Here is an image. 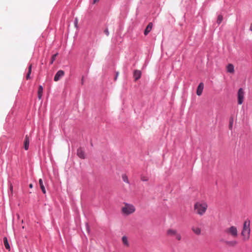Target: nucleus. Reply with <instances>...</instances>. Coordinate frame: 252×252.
<instances>
[{
  "mask_svg": "<svg viewBox=\"0 0 252 252\" xmlns=\"http://www.w3.org/2000/svg\"><path fill=\"white\" fill-rule=\"evenodd\" d=\"M153 27V24L152 23H150L147 26L146 29L144 31V34L145 35H147L151 31Z\"/></svg>",
  "mask_w": 252,
  "mask_h": 252,
  "instance_id": "13",
  "label": "nucleus"
},
{
  "mask_svg": "<svg viewBox=\"0 0 252 252\" xmlns=\"http://www.w3.org/2000/svg\"><path fill=\"white\" fill-rule=\"evenodd\" d=\"M141 180L143 181H147L148 180L147 179L145 178V177H142Z\"/></svg>",
  "mask_w": 252,
  "mask_h": 252,
  "instance_id": "28",
  "label": "nucleus"
},
{
  "mask_svg": "<svg viewBox=\"0 0 252 252\" xmlns=\"http://www.w3.org/2000/svg\"><path fill=\"white\" fill-rule=\"evenodd\" d=\"M10 191H11V193H12L13 192V186L11 184H10Z\"/></svg>",
  "mask_w": 252,
  "mask_h": 252,
  "instance_id": "26",
  "label": "nucleus"
},
{
  "mask_svg": "<svg viewBox=\"0 0 252 252\" xmlns=\"http://www.w3.org/2000/svg\"><path fill=\"white\" fill-rule=\"evenodd\" d=\"M29 143H30L29 137L28 135H26L25 136V138L24 142V149L26 150H28L29 146Z\"/></svg>",
  "mask_w": 252,
  "mask_h": 252,
  "instance_id": "10",
  "label": "nucleus"
},
{
  "mask_svg": "<svg viewBox=\"0 0 252 252\" xmlns=\"http://www.w3.org/2000/svg\"><path fill=\"white\" fill-rule=\"evenodd\" d=\"M208 208V204L204 201L196 202L194 205V210L196 214L203 216L206 213Z\"/></svg>",
  "mask_w": 252,
  "mask_h": 252,
  "instance_id": "1",
  "label": "nucleus"
},
{
  "mask_svg": "<svg viewBox=\"0 0 252 252\" xmlns=\"http://www.w3.org/2000/svg\"><path fill=\"white\" fill-rule=\"evenodd\" d=\"M64 75V72L63 70H59L56 74L54 78V80L56 82L59 81L62 77H63Z\"/></svg>",
  "mask_w": 252,
  "mask_h": 252,
  "instance_id": "7",
  "label": "nucleus"
},
{
  "mask_svg": "<svg viewBox=\"0 0 252 252\" xmlns=\"http://www.w3.org/2000/svg\"><path fill=\"white\" fill-rule=\"evenodd\" d=\"M233 124V118H231L230 120L229 124V128L230 129H232Z\"/></svg>",
  "mask_w": 252,
  "mask_h": 252,
  "instance_id": "24",
  "label": "nucleus"
},
{
  "mask_svg": "<svg viewBox=\"0 0 252 252\" xmlns=\"http://www.w3.org/2000/svg\"><path fill=\"white\" fill-rule=\"evenodd\" d=\"M29 187L30 188H33V185L32 184H30Z\"/></svg>",
  "mask_w": 252,
  "mask_h": 252,
  "instance_id": "31",
  "label": "nucleus"
},
{
  "mask_svg": "<svg viewBox=\"0 0 252 252\" xmlns=\"http://www.w3.org/2000/svg\"><path fill=\"white\" fill-rule=\"evenodd\" d=\"M77 24H78V20H77V18H75V22H74V25H75V26L76 27H77Z\"/></svg>",
  "mask_w": 252,
  "mask_h": 252,
  "instance_id": "27",
  "label": "nucleus"
},
{
  "mask_svg": "<svg viewBox=\"0 0 252 252\" xmlns=\"http://www.w3.org/2000/svg\"><path fill=\"white\" fill-rule=\"evenodd\" d=\"M223 20V17L221 15H219L217 18V23L220 24Z\"/></svg>",
  "mask_w": 252,
  "mask_h": 252,
  "instance_id": "21",
  "label": "nucleus"
},
{
  "mask_svg": "<svg viewBox=\"0 0 252 252\" xmlns=\"http://www.w3.org/2000/svg\"><path fill=\"white\" fill-rule=\"evenodd\" d=\"M224 232L234 238H236L238 236V230L237 227L235 226H231L226 228L224 230Z\"/></svg>",
  "mask_w": 252,
  "mask_h": 252,
  "instance_id": "5",
  "label": "nucleus"
},
{
  "mask_svg": "<svg viewBox=\"0 0 252 252\" xmlns=\"http://www.w3.org/2000/svg\"><path fill=\"white\" fill-rule=\"evenodd\" d=\"M192 230L197 235H199L201 233V229L199 227H193L192 228Z\"/></svg>",
  "mask_w": 252,
  "mask_h": 252,
  "instance_id": "18",
  "label": "nucleus"
},
{
  "mask_svg": "<svg viewBox=\"0 0 252 252\" xmlns=\"http://www.w3.org/2000/svg\"><path fill=\"white\" fill-rule=\"evenodd\" d=\"M141 76V72L138 70H135L133 72V77L134 78L135 81L138 80L139 78H140Z\"/></svg>",
  "mask_w": 252,
  "mask_h": 252,
  "instance_id": "11",
  "label": "nucleus"
},
{
  "mask_svg": "<svg viewBox=\"0 0 252 252\" xmlns=\"http://www.w3.org/2000/svg\"><path fill=\"white\" fill-rule=\"evenodd\" d=\"M77 155L82 159H84L85 158V152L82 148H79L77 149Z\"/></svg>",
  "mask_w": 252,
  "mask_h": 252,
  "instance_id": "8",
  "label": "nucleus"
},
{
  "mask_svg": "<svg viewBox=\"0 0 252 252\" xmlns=\"http://www.w3.org/2000/svg\"><path fill=\"white\" fill-rule=\"evenodd\" d=\"M84 79L83 77L82 78V84H83Z\"/></svg>",
  "mask_w": 252,
  "mask_h": 252,
  "instance_id": "33",
  "label": "nucleus"
},
{
  "mask_svg": "<svg viewBox=\"0 0 252 252\" xmlns=\"http://www.w3.org/2000/svg\"><path fill=\"white\" fill-rule=\"evenodd\" d=\"M58 56V53L53 55L52 57L51 60L50 61V64H52L54 61L56 60L57 56Z\"/></svg>",
  "mask_w": 252,
  "mask_h": 252,
  "instance_id": "22",
  "label": "nucleus"
},
{
  "mask_svg": "<svg viewBox=\"0 0 252 252\" xmlns=\"http://www.w3.org/2000/svg\"><path fill=\"white\" fill-rule=\"evenodd\" d=\"M39 184L40 188L42 190V192L44 194L46 193V190H45V187H44L43 183V181L41 179H40L39 180Z\"/></svg>",
  "mask_w": 252,
  "mask_h": 252,
  "instance_id": "17",
  "label": "nucleus"
},
{
  "mask_svg": "<svg viewBox=\"0 0 252 252\" xmlns=\"http://www.w3.org/2000/svg\"><path fill=\"white\" fill-rule=\"evenodd\" d=\"M135 208L132 204L125 203L122 207V213L126 216L129 215L135 211Z\"/></svg>",
  "mask_w": 252,
  "mask_h": 252,
  "instance_id": "3",
  "label": "nucleus"
},
{
  "mask_svg": "<svg viewBox=\"0 0 252 252\" xmlns=\"http://www.w3.org/2000/svg\"><path fill=\"white\" fill-rule=\"evenodd\" d=\"M104 33L106 34V35L107 36H108L109 34V32L108 31V29H106L104 31Z\"/></svg>",
  "mask_w": 252,
  "mask_h": 252,
  "instance_id": "25",
  "label": "nucleus"
},
{
  "mask_svg": "<svg viewBox=\"0 0 252 252\" xmlns=\"http://www.w3.org/2000/svg\"><path fill=\"white\" fill-rule=\"evenodd\" d=\"M250 225V221H245L243 224L241 235L243 237V240L244 241L248 240L250 238L251 231Z\"/></svg>",
  "mask_w": 252,
  "mask_h": 252,
  "instance_id": "2",
  "label": "nucleus"
},
{
  "mask_svg": "<svg viewBox=\"0 0 252 252\" xmlns=\"http://www.w3.org/2000/svg\"><path fill=\"white\" fill-rule=\"evenodd\" d=\"M250 30L252 32V23L250 25Z\"/></svg>",
  "mask_w": 252,
  "mask_h": 252,
  "instance_id": "30",
  "label": "nucleus"
},
{
  "mask_svg": "<svg viewBox=\"0 0 252 252\" xmlns=\"http://www.w3.org/2000/svg\"><path fill=\"white\" fill-rule=\"evenodd\" d=\"M203 88H204V84L203 83H200L197 88V91H196V94L200 96V95H201L202 93V92H203Z\"/></svg>",
  "mask_w": 252,
  "mask_h": 252,
  "instance_id": "9",
  "label": "nucleus"
},
{
  "mask_svg": "<svg viewBox=\"0 0 252 252\" xmlns=\"http://www.w3.org/2000/svg\"><path fill=\"white\" fill-rule=\"evenodd\" d=\"M227 71L228 72L233 73L234 72V66L230 63L227 66Z\"/></svg>",
  "mask_w": 252,
  "mask_h": 252,
  "instance_id": "16",
  "label": "nucleus"
},
{
  "mask_svg": "<svg viewBox=\"0 0 252 252\" xmlns=\"http://www.w3.org/2000/svg\"><path fill=\"white\" fill-rule=\"evenodd\" d=\"M166 234L170 237H174L175 239L178 241H180L182 239L181 234L175 229L170 228L167 229Z\"/></svg>",
  "mask_w": 252,
  "mask_h": 252,
  "instance_id": "4",
  "label": "nucleus"
},
{
  "mask_svg": "<svg viewBox=\"0 0 252 252\" xmlns=\"http://www.w3.org/2000/svg\"><path fill=\"white\" fill-rule=\"evenodd\" d=\"M244 91L242 88L239 89L238 92V103L242 104L244 101Z\"/></svg>",
  "mask_w": 252,
  "mask_h": 252,
  "instance_id": "6",
  "label": "nucleus"
},
{
  "mask_svg": "<svg viewBox=\"0 0 252 252\" xmlns=\"http://www.w3.org/2000/svg\"><path fill=\"white\" fill-rule=\"evenodd\" d=\"M225 244L230 247H235L238 244L237 241L233 240V241H227L225 242Z\"/></svg>",
  "mask_w": 252,
  "mask_h": 252,
  "instance_id": "14",
  "label": "nucleus"
},
{
  "mask_svg": "<svg viewBox=\"0 0 252 252\" xmlns=\"http://www.w3.org/2000/svg\"><path fill=\"white\" fill-rule=\"evenodd\" d=\"M3 243H4V245L5 248L7 250H10V246L8 244V240H7V239L6 237H4Z\"/></svg>",
  "mask_w": 252,
  "mask_h": 252,
  "instance_id": "19",
  "label": "nucleus"
},
{
  "mask_svg": "<svg viewBox=\"0 0 252 252\" xmlns=\"http://www.w3.org/2000/svg\"><path fill=\"white\" fill-rule=\"evenodd\" d=\"M43 87L42 86L40 85L39 87H38V92H37V94H38V98L40 99L42 97V94H43Z\"/></svg>",
  "mask_w": 252,
  "mask_h": 252,
  "instance_id": "15",
  "label": "nucleus"
},
{
  "mask_svg": "<svg viewBox=\"0 0 252 252\" xmlns=\"http://www.w3.org/2000/svg\"><path fill=\"white\" fill-rule=\"evenodd\" d=\"M118 73H117L116 76V77H115V80H116L117 77H118Z\"/></svg>",
  "mask_w": 252,
  "mask_h": 252,
  "instance_id": "32",
  "label": "nucleus"
},
{
  "mask_svg": "<svg viewBox=\"0 0 252 252\" xmlns=\"http://www.w3.org/2000/svg\"><path fill=\"white\" fill-rule=\"evenodd\" d=\"M122 241L123 245L126 247H129V243L128 240V238L126 236H123L122 238Z\"/></svg>",
  "mask_w": 252,
  "mask_h": 252,
  "instance_id": "12",
  "label": "nucleus"
},
{
  "mask_svg": "<svg viewBox=\"0 0 252 252\" xmlns=\"http://www.w3.org/2000/svg\"><path fill=\"white\" fill-rule=\"evenodd\" d=\"M122 178H123V181L126 183H128V178L127 177L126 175H123L122 176Z\"/></svg>",
  "mask_w": 252,
  "mask_h": 252,
  "instance_id": "23",
  "label": "nucleus"
},
{
  "mask_svg": "<svg viewBox=\"0 0 252 252\" xmlns=\"http://www.w3.org/2000/svg\"><path fill=\"white\" fill-rule=\"evenodd\" d=\"M32 65L30 64L28 68V72L26 75V79L27 80L30 79L31 78L30 75H31V73L32 72Z\"/></svg>",
  "mask_w": 252,
  "mask_h": 252,
  "instance_id": "20",
  "label": "nucleus"
},
{
  "mask_svg": "<svg viewBox=\"0 0 252 252\" xmlns=\"http://www.w3.org/2000/svg\"><path fill=\"white\" fill-rule=\"evenodd\" d=\"M99 1V0H93V3H95Z\"/></svg>",
  "mask_w": 252,
  "mask_h": 252,
  "instance_id": "29",
  "label": "nucleus"
}]
</instances>
